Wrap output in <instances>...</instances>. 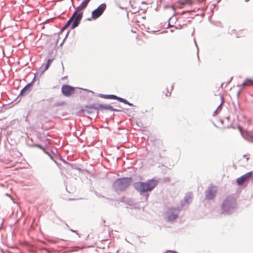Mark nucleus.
I'll return each mask as SVG.
<instances>
[{
  "mask_svg": "<svg viewBox=\"0 0 253 253\" xmlns=\"http://www.w3.org/2000/svg\"><path fill=\"white\" fill-rule=\"evenodd\" d=\"M68 26H66V24L64 26V27L62 28V30L65 29Z\"/></svg>",
  "mask_w": 253,
  "mask_h": 253,
  "instance_id": "obj_25",
  "label": "nucleus"
},
{
  "mask_svg": "<svg viewBox=\"0 0 253 253\" xmlns=\"http://www.w3.org/2000/svg\"><path fill=\"white\" fill-rule=\"evenodd\" d=\"M177 210L175 209H171L167 212L168 218L169 220H173L177 217Z\"/></svg>",
  "mask_w": 253,
  "mask_h": 253,
  "instance_id": "obj_7",
  "label": "nucleus"
},
{
  "mask_svg": "<svg viewBox=\"0 0 253 253\" xmlns=\"http://www.w3.org/2000/svg\"><path fill=\"white\" fill-rule=\"evenodd\" d=\"M52 61H53V60L52 59H48L47 64H46V65H45V66L44 67V69L43 71V72L48 69V68H49V66L51 65Z\"/></svg>",
  "mask_w": 253,
  "mask_h": 253,
  "instance_id": "obj_18",
  "label": "nucleus"
},
{
  "mask_svg": "<svg viewBox=\"0 0 253 253\" xmlns=\"http://www.w3.org/2000/svg\"><path fill=\"white\" fill-rule=\"evenodd\" d=\"M68 26H66V24L64 26V27L62 28V30L65 29Z\"/></svg>",
  "mask_w": 253,
  "mask_h": 253,
  "instance_id": "obj_24",
  "label": "nucleus"
},
{
  "mask_svg": "<svg viewBox=\"0 0 253 253\" xmlns=\"http://www.w3.org/2000/svg\"><path fill=\"white\" fill-rule=\"evenodd\" d=\"M102 109L109 110L111 111H118L117 109L113 108V107L110 105H102Z\"/></svg>",
  "mask_w": 253,
  "mask_h": 253,
  "instance_id": "obj_14",
  "label": "nucleus"
},
{
  "mask_svg": "<svg viewBox=\"0 0 253 253\" xmlns=\"http://www.w3.org/2000/svg\"><path fill=\"white\" fill-rule=\"evenodd\" d=\"M236 205L235 201L233 198L227 197L223 201L222 208L224 212H229L231 209L235 207Z\"/></svg>",
  "mask_w": 253,
  "mask_h": 253,
  "instance_id": "obj_3",
  "label": "nucleus"
},
{
  "mask_svg": "<svg viewBox=\"0 0 253 253\" xmlns=\"http://www.w3.org/2000/svg\"><path fill=\"white\" fill-rule=\"evenodd\" d=\"M83 17V13H79L78 15H77V12H74L72 16L69 19L68 22L66 23V26H69L71 22L74 20V22L72 25L71 29H74L75 28L77 27L80 21L82 19Z\"/></svg>",
  "mask_w": 253,
  "mask_h": 253,
  "instance_id": "obj_4",
  "label": "nucleus"
},
{
  "mask_svg": "<svg viewBox=\"0 0 253 253\" xmlns=\"http://www.w3.org/2000/svg\"><path fill=\"white\" fill-rule=\"evenodd\" d=\"M106 8L105 3H102L96 9L92 12V18L95 19L98 18L104 12Z\"/></svg>",
  "mask_w": 253,
  "mask_h": 253,
  "instance_id": "obj_5",
  "label": "nucleus"
},
{
  "mask_svg": "<svg viewBox=\"0 0 253 253\" xmlns=\"http://www.w3.org/2000/svg\"><path fill=\"white\" fill-rule=\"evenodd\" d=\"M221 105V104L218 106V107H217V109L215 110V111L214 113H216V112H217V110H218L219 108H220Z\"/></svg>",
  "mask_w": 253,
  "mask_h": 253,
  "instance_id": "obj_20",
  "label": "nucleus"
},
{
  "mask_svg": "<svg viewBox=\"0 0 253 253\" xmlns=\"http://www.w3.org/2000/svg\"><path fill=\"white\" fill-rule=\"evenodd\" d=\"M43 151H44V153H47L48 154V153L46 152V151H45V150H43Z\"/></svg>",
  "mask_w": 253,
  "mask_h": 253,
  "instance_id": "obj_28",
  "label": "nucleus"
},
{
  "mask_svg": "<svg viewBox=\"0 0 253 253\" xmlns=\"http://www.w3.org/2000/svg\"><path fill=\"white\" fill-rule=\"evenodd\" d=\"M74 88L68 85H63L62 87V92L64 95L68 96L74 92Z\"/></svg>",
  "mask_w": 253,
  "mask_h": 253,
  "instance_id": "obj_8",
  "label": "nucleus"
},
{
  "mask_svg": "<svg viewBox=\"0 0 253 253\" xmlns=\"http://www.w3.org/2000/svg\"><path fill=\"white\" fill-rule=\"evenodd\" d=\"M217 191V187L216 186L210 187L206 192V198L207 200H211L215 196Z\"/></svg>",
  "mask_w": 253,
  "mask_h": 253,
  "instance_id": "obj_6",
  "label": "nucleus"
},
{
  "mask_svg": "<svg viewBox=\"0 0 253 253\" xmlns=\"http://www.w3.org/2000/svg\"><path fill=\"white\" fill-rule=\"evenodd\" d=\"M117 100L120 101V102H123L126 104H127L130 106L133 105L132 104L129 103V102H128L127 100H126V99H125L124 98L118 97Z\"/></svg>",
  "mask_w": 253,
  "mask_h": 253,
  "instance_id": "obj_17",
  "label": "nucleus"
},
{
  "mask_svg": "<svg viewBox=\"0 0 253 253\" xmlns=\"http://www.w3.org/2000/svg\"><path fill=\"white\" fill-rule=\"evenodd\" d=\"M36 146L42 149V147L41 145H36Z\"/></svg>",
  "mask_w": 253,
  "mask_h": 253,
  "instance_id": "obj_21",
  "label": "nucleus"
},
{
  "mask_svg": "<svg viewBox=\"0 0 253 253\" xmlns=\"http://www.w3.org/2000/svg\"><path fill=\"white\" fill-rule=\"evenodd\" d=\"M43 151H44V153H47L48 154V153L46 152V151H45V150H43Z\"/></svg>",
  "mask_w": 253,
  "mask_h": 253,
  "instance_id": "obj_26",
  "label": "nucleus"
},
{
  "mask_svg": "<svg viewBox=\"0 0 253 253\" xmlns=\"http://www.w3.org/2000/svg\"><path fill=\"white\" fill-rule=\"evenodd\" d=\"M179 2L182 5H191L192 3L191 0H181Z\"/></svg>",
  "mask_w": 253,
  "mask_h": 253,
  "instance_id": "obj_16",
  "label": "nucleus"
},
{
  "mask_svg": "<svg viewBox=\"0 0 253 253\" xmlns=\"http://www.w3.org/2000/svg\"><path fill=\"white\" fill-rule=\"evenodd\" d=\"M158 183V180L152 179L145 182H136L134 184V187L140 192H146L152 191L157 186Z\"/></svg>",
  "mask_w": 253,
  "mask_h": 253,
  "instance_id": "obj_1",
  "label": "nucleus"
},
{
  "mask_svg": "<svg viewBox=\"0 0 253 253\" xmlns=\"http://www.w3.org/2000/svg\"><path fill=\"white\" fill-rule=\"evenodd\" d=\"M131 181L130 178H123L117 179L114 183L115 190L119 193L126 190L130 185Z\"/></svg>",
  "mask_w": 253,
  "mask_h": 253,
  "instance_id": "obj_2",
  "label": "nucleus"
},
{
  "mask_svg": "<svg viewBox=\"0 0 253 253\" xmlns=\"http://www.w3.org/2000/svg\"><path fill=\"white\" fill-rule=\"evenodd\" d=\"M252 172H248L237 179V183L239 185H242L251 176Z\"/></svg>",
  "mask_w": 253,
  "mask_h": 253,
  "instance_id": "obj_9",
  "label": "nucleus"
},
{
  "mask_svg": "<svg viewBox=\"0 0 253 253\" xmlns=\"http://www.w3.org/2000/svg\"><path fill=\"white\" fill-rule=\"evenodd\" d=\"M91 108H94L95 109H102V104H95L90 107Z\"/></svg>",
  "mask_w": 253,
  "mask_h": 253,
  "instance_id": "obj_19",
  "label": "nucleus"
},
{
  "mask_svg": "<svg viewBox=\"0 0 253 253\" xmlns=\"http://www.w3.org/2000/svg\"><path fill=\"white\" fill-rule=\"evenodd\" d=\"M68 26H66V24L64 26V27L62 28V30L65 29Z\"/></svg>",
  "mask_w": 253,
  "mask_h": 253,
  "instance_id": "obj_22",
  "label": "nucleus"
},
{
  "mask_svg": "<svg viewBox=\"0 0 253 253\" xmlns=\"http://www.w3.org/2000/svg\"><path fill=\"white\" fill-rule=\"evenodd\" d=\"M48 155L50 158H61L60 156L58 155V153L56 150H55V152L52 151L50 153H48Z\"/></svg>",
  "mask_w": 253,
  "mask_h": 253,
  "instance_id": "obj_13",
  "label": "nucleus"
},
{
  "mask_svg": "<svg viewBox=\"0 0 253 253\" xmlns=\"http://www.w3.org/2000/svg\"><path fill=\"white\" fill-rule=\"evenodd\" d=\"M100 96L106 99H117L118 96L115 95H105L101 94Z\"/></svg>",
  "mask_w": 253,
  "mask_h": 253,
  "instance_id": "obj_12",
  "label": "nucleus"
},
{
  "mask_svg": "<svg viewBox=\"0 0 253 253\" xmlns=\"http://www.w3.org/2000/svg\"><path fill=\"white\" fill-rule=\"evenodd\" d=\"M68 26H66V24L64 26V27L62 28V30L65 29Z\"/></svg>",
  "mask_w": 253,
  "mask_h": 253,
  "instance_id": "obj_23",
  "label": "nucleus"
},
{
  "mask_svg": "<svg viewBox=\"0 0 253 253\" xmlns=\"http://www.w3.org/2000/svg\"><path fill=\"white\" fill-rule=\"evenodd\" d=\"M90 0H84L81 4L77 7L76 11L75 12H77V15H78V12L82 11L83 9L85 8L87 5L88 2Z\"/></svg>",
  "mask_w": 253,
  "mask_h": 253,
  "instance_id": "obj_10",
  "label": "nucleus"
},
{
  "mask_svg": "<svg viewBox=\"0 0 253 253\" xmlns=\"http://www.w3.org/2000/svg\"><path fill=\"white\" fill-rule=\"evenodd\" d=\"M31 86V84H29L26 85L21 91L20 95H25L26 94H28L30 91V87Z\"/></svg>",
  "mask_w": 253,
  "mask_h": 253,
  "instance_id": "obj_11",
  "label": "nucleus"
},
{
  "mask_svg": "<svg viewBox=\"0 0 253 253\" xmlns=\"http://www.w3.org/2000/svg\"><path fill=\"white\" fill-rule=\"evenodd\" d=\"M43 151H44V153H47L48 154V153L46 152V151H45V150H43Z\"/></svg>",
  "mask_w": 253,
  "mask_h": 253,
  "instance_id": "obj_27",
  "label": "nucleus"
},
{
  "mask_svg": "<svg viewBox=\"0 0 253 253\" xmlns=\"http://www.w3.org/2000/svg\"><path fill=\"white\" fill-rule=\"evenodd\" d=\"M251 84H253V81L251 79H247L241 85L244 86L245 85H250Z\"/></svg>",
  "mask_w": 253,
  "mask_h": 253,
  "instance_id": "obj_15",
  "label": "nucleus"
}]
</instances>
